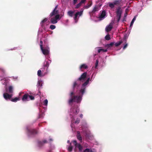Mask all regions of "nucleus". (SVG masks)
<instances>
[{"label": "nucleus", "instance_id": "obj_1", "mask_svg": "<svg viewBox=\"0 0 152 152\" xmlns=\"http://www.w3.org/2000/svg\"><path fill=\"white\" fill-rule=\"evenodd\" d=\"M90 78H88L87 80L83 84L81 88L80 91L81 93L82 96H75L73 91L71 92L69 94L70 98L68 101V103L69 104L72 103L73 102H76L77 103L80 102L82 99V97L85 92L86 86L88 83Z\"/></svg>", "mask_w": 152, "mask_h": 152}, {"label": "nucleus", "instance_id": "obj_2", "mask_svg": "<svg viewBox=\"0 0 152 152\" xmlns=\"http://www.w3.org/2000/svg\"><path fill=\"white\" fill-rule=\"evenodd\" d=\"M87 74L86 72H84L74 82L72 86L73 90L75 87H79L81 83L83 82L86 80L87 77Z\"/></svg>", "mask_w": 152, "mask_h": 152}, {"label": "nucleus", "instance_id": "obj_3", "mask_svg": "<svg viewBox=\"0 0 152 152\" xmlns=\"http://www.w3.org/2000/svg\"><path fill=\"white\" fill-rule=\"evenodd\" d=\"M116 13V18L117 19V22H118L121 18L122 13V10L120 7H118L117 9Z\"/></svg>", "mask_w": 152, "mask_h": 152}, {"label": "nucleus", "instance_id": "obj_4", "mask_svg": "<svg viewBox=\"0 0 152 152\" xmlns=\"http://www.w3.org/2000/svg\"><path fill=\"white\" fill-rule=\"evenodd\" d=\"M40 48L42 53L45 55H48L49 53V48L48 46H47L44 48L42 45H40Z\"/></svg>", "mask_w": 152, "mask_h": 152}, {"label": "nucleus", "instance_id": "obj_5", "mask_svg": "<svg viewBox=\"0 0 152 152\" xmlns=\"http://www.w3.org/2000/svg\"><path fill=\"white\" fill-rule=\"evenodd\" d=\"M60 19V15L57 14L56 15L55 17L52 18L50 19V22L51 23L56 24L57 23L58 20Z\"/></svg>", "mask_w": 152, "mask_h": 152}, {"label": "nucleus", "instance_id": "obj_6", "mask_svg": "<svg viewBox=\"0 0 152 152\" xmlns=\"http://www.w3.org/2000/svg\"><path fill=\"white\" fill-rule=\"evenodd\" d=\"M83 12V10H82L80 12H78L75 14L74 17V19L75 20V23H77V22L79 17L82 15Z\"/></svg>", "mask_w": 152, "mask_h": 152}, {"label": "nucleus", "instance_id": "obj_7", "mask_svg": "<svg viewBox=\"0 0 152 152\" xmlns=\"http://www.w3.org/2000/svg\"><path fill=\"white\" fill-rule=\"evenodd\" d=\"M72 142L74 145L75 148H78L80 151H82L83 147L82 145L80 144H78L76 140H73Z\"/></svg>", "mask_w": 152, "mask_h": 152}, {"label": "nucleus", "instance_id": "obj_8", "mask_svg": "<svg viewBox=\"0 0 152 152\" xmlns=\"http://www.w3.org/2000/svg\"><path fill=\"white\" fill-rule=\"evenodd\" d=\"M58 7V5H56L53 11L50 13L49 16L50 17H52L54 15L58 14V10H57V8Z\"/></svg>", "mask_w": 152, "mask_h": 152}, {"label": "nucleus", "instance_id": "obj_9", "mask_svg": "<svg viewBox=\"0 0 152 152\" xmlns=\"http://www.w3.org/2000/svg\"><path fill=\"white\" fill-rule=\"evenodd\" d=\"M79 111V109L78 108L72 107L71 109V113L74 114L78 113Z\"/></svg>", "mask_w": 152, "mask_h": 152}, {"label": "nucleus", "instance_id": "obj_10", "mask_svg": "<svg viewBox=\"0 0 152 152\" xmlns=\"http://www.w3.org/2000/svg\"><path fill=\"white\" fill-rule=\"evenodd\" d=\"M3 96L5 99H10L11 98L12 95L8 94L7 93H5L3 94Z\"/></svg>", "mask_w": 152, "mask_h": 152}, {"label": "nucleus", "instance_id": "obj_11", "mask_svg": "<svg viewBox=\"0 0 152 152\" xmlns=\"http://www.w3.org/2000/svg\"><path fill=\"white\" fill-rule=\"evenodd\" d=\"M22 100L23 102L28 101L29 99L28 98V94H25L23 96L22 99Z\"/></svg>", "mask_w": 152, "mask_h": 152}, {"label": "nucleus", "instance_id": "obj_12", "mask_svg": "<svg viewBox=\"0 0 152 152\" xmlns=\"http://www.w3.org/2000/svg\"><path fill=\"white\" fill-rule=\"evenodd\" d=\"M28 132L31 134L34 135L38 133V132L34 129L28 130Z\"/></svg>", "mask_w": 152, "mask_h": 152}, {"label": "nucleus", "instance_id": "obj_13", "mask_svg": "<svg viewBox=\"0 0 152 152\" xmlns=\"http://www.w3.org/2000/svg\"><path fill=\"white\" fill-rule=\"evenodd\" d=\"M113 28L112 25L111 23H110L109 25L107 26L105 28V30L107 32H109L111 31Z\"/></svg>", "mask_w": 152, "mask_h": 152}, {"label": "nucleus", "instance_id": "obj_14", "mask_svg": "<svg viewBox=\"0 0 152 152\" xmlns=\"http://www.w3.org/2000/svg\"><path fill=\"white\" fill-rule=\"evenodd\" d=\"M77 138L80 141V142H82V137L80 135V133L79 131H77Z\"/></svg>", "mask_w": 152, "mask_h": 152}, {"label": "nucleus", "instance_id": "obj_15", "mask_svg": "<svg viewBox=\"0 0 152 152\" xmlns=\"http://www.w3.org/2000/svg\"><path fill=\"white\" fill-rule=\"evenodd\" d=\"M47 20L48 19L46 18H45L41 21L40 23V25L42 27H43L44 26V23L46 22Z\"/></svg>", "mask_w": 152, "mask_h": 152}, {"label": "nucleus", "instance_id": "obj_16", "mask_svg": "<svg viewBox=\"0 0 152 152\" xmlns=\"http://www.w3.org/2000/svg\"><path fill=\"white\" fill-rule=\"evenodd\" d=\"M106 15V12L104 10H103L102 11L101 14L99 18H103Z\"/></svg>", "mask_w": 152, "mask_h": 152}, {"label": "nucleus", "instance_id": "obj_17", "mask_svg": "<svg viewBox=\"0 0 152 152\" xmlns=\"http://www.w3.org/2000/svg\"><path fill=\"white\" fill-rule=\"evenodd\" d=\"M47 142V141L46 140H44L42 142L39 141L38 142V144L39 146H41L43 145L44 143H46Z\"/></svg>", "mask_w": 152, "mask_h": 152}, {"label": "nucleus", "instance_id": "obj_18", "mask_svg": "<svg viewBox=\"0 0 152 152\" xmlns=\"http://www.w3.org/2000/svg\"><path fill=\"white\" fill-rule=\"evenodd\" d=\"M74 12V11L72 10L69 11L67 12V15L69 17H72L73 16V14Z\"/></svg>", "mask_w": 152, "mask_h": 152}, {"label": "nucleus", "instance_id": "obj_19", "mask_svg": "<svg viewBox=\"0 0 152 152\" xmlns=\"http://www.w3.org/2000/svg\"><path fill=\"white\" fill-rule=\"evenodd\" d=\"M8 92L10 94H12L13 93V88L12 86H9L8 88Z\"/></svg>", "mask_w": 152, "mask_h": 152}, {"label": "nucleus", "instance_id": "obj_20", "mask_svg": "<svg viewBox=\"0 0 152 152\" xmlns=\"http://www.w3.org/2000/svg\"><path fill=\"white\" fill-rule=\"evenodd\" d=\"M121 1L119 0H116L114 1L113 2L115 5H118L121 4Z\"/></svg>", "mask_w": 152, "mask_h": 152}, {"label": "nucleus", "instance_id": "obj_21", "mask_svg": "<svg viewBox=\"0 0 152 152\" xmlns=\"http://www.w3.org/2000/svg\"><path fill=\"white\" fill-rule=\"evenodd\" d=\"M92 3L91 1H89L86 5L84 7L85 9H88L92 5Z\"/></svg>", "mask_w": 152, "mask_h": 152}, {"label": "nucleus", "instance_id": "obj_22", "mask_svg": "<svg viewBox=\"0 0 152 152\" xmlns=\"http://www.w3.org/2000/svg\"><path fill=\"white\" fill-rule=\"evenodd\" d=\"M42 86V81L41 80H39L38 82L37 86L38 87H39V88H40Z\"/></svg>", "mask_w": 152, "mask_h": 152}, {"label": "nucleus", "instance_id": "obj_23", "mask_svg": "<svg viewBox=\"0 0 152 152\" xmlns=\"http://www.w3.org/2000/svg\"><path fill=\"white\" fill-rule=\"evenodd\" d=\"M88 68V66L85 64H83L81 65L80 67V69H86Z\"/></svg>", "mask_w": 152, "mask_h": 152}, {"label": "nucleus", "instance_id": "obj_24", "mask_svg": "<svg viewBox=\"0 0 152 152\" xmlns=\"http://www.w3.org/2000/svg\"><path fill=\"white\" fill-rule=\"evenodd\" d=\"M114 43L113 42H111L110 44H107L105 45V47L107 48H109L113 46L114 45Z\"/></svg>", "mask_w": 152, "mask_h": 152}, {"label": "nucleus", "instance_id": "obj_25", "mask_svg": "<svg viewBox=\"0 0 152 152\" xmlns=\"http://www.w3.org/2000/svg\"><path fill=\"white\" fill-rule=\"evenodd\" d=\"M107 49H101L98 50V52L99 53H100L101 51H102L103 52H107Z\"/></svg>", "mask_w": 152, "mask_h": 152}, {"label": "nucleus", "instance_id": "obj_26", "mask_svg": "<svg viewBox=\"0 0 152 152\" xmlns=\"http://www.w3.org/2000/svg\"><path fill=\"white\" fill-rule=\"evenodd\" d=\"M98 7L96 6L95 7H94V8H93L92 11V12L94 13L96 11H97L98 10Z\"/></svg>", "mask_w": 152, "mask_h": 152}, {"label": "nucleus", "instance_id": "obj_27", "mask_svg": "<svg viewBox=\"0 0 152 152\" xmlns=\"http://www.w3.org/2000/svg\"><path fill=\"white\" fill-rule=\"evenodd\" d=\"M42 71L39 70L37 72V75L39 77H41L43 76V75H42Z\"/></svg>", "mask_w": 152, "mask_h": 152}, {"label": "nucleus", "instance_id": "obj_28", "mask_svg": "<svg viewBox=\"0 0 152 152\" xmlns=\"http://www.w3.org/2000/svg\"><path fill=\"white\" fill-rule=\"evenodd\" d=\"M19 98L17 97H15L14 99H12L11 100V101L14 102H16L17 101L19 100Z\"/></svg>", "mask_w": 152, "mask_h": 152}, {"label": "nucleus", "instance_id": "obj_29", "mask_svg": "<svg viewBox=\"0 0 152 152\" xmlns=\"http://www.w3.org/2000/svg\"><path fill=\"white\" fill-rule=\"evenodd\" d=\"M135 19H136V17H135V16L133 18V19H132V21L131 22V23H130V27L132 26V25H133V23H134V22L135 21Z\"/></svg>", "mask_w": 152, "mask_h": 152}, {"label": "nucleus", "instance_id": "obj_30", "mask_svg": "<svg viewBox=\"0 0 152 152\" xmlns=\"http://www.w3.org/2000/svg\"><path fill=\"white\" fill-rule=\"evenodd\" d=\"M73 147L71 145V143H70V146L68 148V151H72V150Z\"/></svg>", "mask_w": 152, "mask_h": 152}, {"label": "nucleus", "instance_id": "obj_31", "mask_svg": "<svg viewBox=\"0 0 152 152\" xmlns=\"http://www.w3.org/2000/svg\"><path fill=\"white\" fill-rule=\"evenodd\" d=\"M122 43V41H119L118 42L116 43L115 45V46L117 47L120 45Z\"/></svg>", "mask_w": 152, "mask_h": 152}, {"label": "nucleus", "instance_id": "obj_32", "mask_svg": "<svg viewBox=\"0 0 152 152\" xmlns=\"http://www.w3.org/2000/svg\"><path fill=\"white\" fill-rule=\"evenodd\" d=\"M105 39L107 40H110V35L109 34H107L106 35L105 37Z\"/></svg>", "mask_w": 152, "mask_h": 152}, {"label": "nucleus", "instance_id": "obj_33", "mask_svg": "<svg viewBox=\"0 0 152 152\" xmlns=\"http://www.w3.org/2000/svg\"><path fill=\"white\" fill-rule=\"evenodd\" d=\"M109 6L111 8H113L115 7L114 3H110L109 4Z\"/></svg>", "mask_w": 152, "mask_h": 152}, {"label": "nucleus", "instance_id": "obj_34", "mask_svg": "<svg viewBox=\"0 0 152 152\" xmlns=\"http://www.w3.org/2000/svg\"><path fill=\"white\" fill-rule=\"evenodd\" d=\"M49 63L48 61H47L46 62V63L45 64H44V67H47V69L48 67L49 66Z\"/></svg>", "mask_w": 152, "mask_h": 152}, {"label": "nucleus", "instance_id": "obj_35", "mask_svg": "<svg viewBox=\"0 0 152 152\" xmlns=\"http://www.w3.org/2000/svg\"><path fill=\"white\" fill-rule=\"evenodd\" d=\"M28 98L30 100H34V97L31 95H30L28 94Z\"/></svg>", "mask_w": 152, "mask_h": 152}, {"label": "nucleus", "instance_id": "obj_36", "mask_svg": "<svg viewBox=\"0 0 152 152\" xmlns=\"http://www.w3.org/2000/svg\"><path fill=\"white\" fill-rule=\"evenodd\" d=\"M56 28V26L55 25H50V28L51 30H53L55 29Z\"/></svg>", "mask_w": 152, "mask_h": 152}, {"label": "nucleus", "instance_id": "obj_37", "mask_svg": "<svg viewBox=\"0 0 152 152\" xmlns=\"http://www.w3.org/2000/svg\"><path fill=\"white\" fill-rule=\"evenodd\" d=\"M82 4L80 3V2L79 3H78V4H77L76 6V7H75V9H78V8H79V7H80V6H81Z\"/></svg>", "mask_w": 152, "mask_h": 152}, {"label": "nucleus", "instance_id": "obj_38", "mask_svg": "<svg viewBox=\"0 0 152 152\" xmlns=\"http://www.w3.org/2000/svg\"><path fill=\"white\" fill-rule=\"evenodd\" d=\"M48 103V100L46 99L43 102V104L45 106H47Z\"/></svg>", "mask_w": 152, "mask_h": 152}, {"label": "nucleus", "instance_id": "obj_39", "mask_svg": "<svg viewBox=\"0 0 152 152\" xmlns=\"http://www.w3.org/2000/svg\"><path fill=\"white\" fill-rule=\"evenodd\" d=\"M80 121V119L79 118H77L76 120L75 121V123L78 124L79 123Z\"/></svg>", "mask_w": 152, "mask_h": 152}, {"label": "nucleus", "instance_id": "obj_40", "mask_svg": "<svg viewBox=\"0 0 152 152\" xmlns=\"http://www.w3.org/2000/svg\"><path fill=\"white\" fill-rule=\"evenodd\" d=\"M98 63H99V61L98 60H96V62L95 64V68H96L97 67V66L98 64Z\"/></svg>", "mask_w": 152, "mask_h": 152}, {"label": "nucleus", "instance_id": "obj_41", "mask_svg": "<svg viewBox=\"0 0 152 152\" xmlns=\"http://www.w3.org/2000/svg\"><path fill=\"white\" fill-rule=\"evenodd\" d=\"M90 149L89 148H86L83 152H89Z\"/></svg>", "mask_w": 152, "mask_h": 152}, {"label": "nucleus", "instance_id": "obj_42", "mask_svg": "<svg viewBox=\"0 0 152 152\" xmlns=\"http://www.w3.org/2000/svg\"><path fill=\"white\" fill-rule=\"evenodd\" d=\"M127 46H128L127 43H126L124 46L123 48V49L124 50L127 47Z\"/></svg>", "mask_w": 152, "mask_h": 152}, {"label": "nucleus", "instance_id": "obj_43", "mask_svg": "<svg viewBox=\"0 0 152 152\" xmlns=\"http://www.w3.org/2000/svg\"><path fill=\"white\" fill-rule=\"evenodd\" d=\"M127 38L126 37H124V42L125 43H126L127 41Z\"/></svg>", "mask_w": 152, "mask_h": 152}, {"label": "nucleus", "instance_id": "obj_44", "mask_svg": "<svg viewBox=\"0 0 152 152\" xmlns=\"http://www.w3.org/2000/svg\"><path fill=\"white\" fill-rule=\"evenodd\" d=\"M78 0H73V4L74 5L76 4Z\"/></svg>", "mask_w": 152, "mask_h": 152}, {"label": "nucleus", "instance_id": "obj_45", "mask_svg": "<svg viewBox=\"0 0 152 152\" xmlns=\"http://www.w3.org/2000/svg\"><path fill=\"white\" fill-rule=\"evenodd\" d=\"M86 0H81L80 2L82 4L83 3H85Z\"/></svg>", "mask_w": 152, "mask_h": 152}, {"label": "nucleus", "instance_id": "obj_46", "mask_svg": "<svg viewBox=\"0 0 152 152\" xmlns=\"http://www.w3.org/2000/svg\"><path fill=\"white\" fill-rule=\"evenodd\" d=\"M40 43L41 44L40 45V46L41 45H42L43 42H42V41H40Z\"/></svg>", "mask_w": 152, "mask_h": 152}, {"label": "nucleus", "instance_id": "obj_47", "mask_svg": "<svg viewBox=\"0 0 152 152\" xmlns=\"http://www.w3.org/2000/svg\"><path fill=\"white\" fill-rule=\"evenodd\" d=\"M127 13L126 12V13L124 14V17H126L127 15Z\"/></svg>", "mask_w": 152, "mask_h": 152}, {"label": "nucleus", "instance_id": "obj_48", "mask_svg": "<svg viewBox=\"0 0 152 152\" xmlns=\"http://www.w3.org/2000/svg\"><path fill=\"white\" fill-rule=\"evenodd\" d=\"M67 143H70V141H69V140H68V141H67Z\"/></svg>", "mask_w": 152, "mask_h": 152}, {"label": "nucleus", "instance_id": "obj_49", "mask_svg": "<svg viewBox=\"0 0 152 152\" xmlns=\"http://www.w3.org/2000/svg\"><path fill=\"white\" fill-rule=\"evenodd\" d=\"M83 115H80V117L81 118H82L83 117Z\"/></svg>", "mask_w": 152, "mask_h": 152}, {"label": "nucleus", "instance_id": "obj_50", "mask_svg": "<svg viewBox=\"0 0 152 152\" xmlns=\"http://www.w3.org/2000/svg\"><path fill=\"white\" fill-rule=\"evenodd\" d=\"M89 152H93V151H92V150H91V149H90V151H89Z\"/></svg>", "mask_w": 152, "mask_h": 152}, {"label": "nucleus", "instance_id": "obj_51", "mask_svg": "<svg viewBox=\"0 0 152 152\" xmlns=\"http://www.w3.org/2000/svg\"><path fill=\"white\" fill-rule=\"evenodd\" d=\"M126 21V20H125V19H124L123 20V21Z\"/></svg>", "mask_w": 152, "mask_h": 152}, {"label": "nucleus", "instance_id": "obj_52", "mask_svg": "<svg viewBox=\"0 0 152 152\" xmlns=\"http://www.w3.org/2000/svg\"><path fill=\"white\" fill-rule=\"evenodd\" d=\"M50 141H52V139H50Z\"/></svg>", "mask_w": 152, "mask_h": 152}]
</instances>
